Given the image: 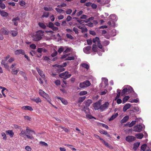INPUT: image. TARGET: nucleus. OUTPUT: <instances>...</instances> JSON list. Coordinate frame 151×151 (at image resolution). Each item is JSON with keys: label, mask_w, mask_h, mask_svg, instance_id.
<instances>
[{"label": "nucleus", "mask_w": 151, "mask_h": 151, "mask_svg": "<svg viewBox=\"0 0 151 151\" xmlns=\"http://www.w3.org/2000/svg\"><path fill=\"white\" fill-rule=\"evenodd\" d=\"M44 32L41 30L37 31L35 34L33 35L32 37L34 41H38L41 40L42 38V36L44 35Z\"/></svg>", "instance_id": "1"}, {"label": "nucleus", "mask_w": 151, "mask_h": 151, "mask_svg": "<svg viewBox=\"0 0 151 151\" xmlns=\"http://www.w3.org/2000/svg\"><path fill=\"white\" fill-rule=\"evenodd\" d=\"M26 131H27V134H26V136L27 138L31 140H33L34 139V137L33 136V135L35 134V132L29 129V127H27L26 128Z\"/></svg>", "instance_id": "2"}, {"label": "nucleus", "mask_w": 151, "mask_h": 151, "mask_svg": "<svg viewBox=\"0 0 151 151\" xmlns=\"http://www.w3.org/2000/svg\"><path fill=\"white\" fill-rule=\"evenodd\" d=\"M69 72L66 71L65 72L61 73L59 75V76L61 78H63L64 80H65L68 78H69L70 77L71 75L70 74H68Z\"/></svg>", "instance_id": "3"}, {"label": "nucleus", "mask_w": 151, "mask_h": 151, "mask_svg": "<svg viewBox=\"0 0 151 151\" xmlns=\"http://www.w3.org/2000/svg\"><path fill=\"white\" fill-rule=\"evenodd\" d=\"M91 83L88 80H86L83 82L80 83L79 87L81 88L87 87L90 86Z\"/></svg>", "instance_id": "4"}, {"label": "nucleus", "mask_w": 151, "mask_h": 151, "mask_svg": "<svg viewBox=\"0 0 151 151\" xmlns=\"http://www.w3.org/2000/svg\"><path fill=\"white\" fill-rule=\"evenodd\" d=\"M109 105L108 102H105L103 105H101L100 111L102 112L107 109Z\"/></svg>", "instance_id": "5"}, {"label": "nucleus", "mask_w": 151, "mask_h": 151, "mask_svg": "<svg viewBox=\"0 0 151 151\" xmlns=\"http://www.w3.org/2000/svg\"><path fill=\"white\" fill-rule=\"evenodd\" d=\"M142 127L140 124H137L133 128V131L135 132H140L142 130Z\"/></svg>", "instance_id": "6"}, {"label": "nucleus", "mask_w": 151, "mask_h": 151, "mask_svg": "<svg viewBox=\"0 0 151 151\" xmlns=\"http://www.w3.org/2000/svg\"><path fill=\"white\" fill-rule=\"evenodd\" d=\"M136 138L132 136L129 135L126 137V140L129 142H132L133 141L135 140Z\"/></svg>", "instance_id": "7"}, {"label": "nucleus", "mask_w": 151, "mask_h": 151, "mask_svg": "<svg viewBox=\"0 0 151 151\" xmlns=\"http://www.w3.org/2000/svg\"><path fill=\"white\" fill-rule=\"evenodd\" d=\"M39 94L41 96L47 99L49 98V96L48 94H47L42 90H39Z\"/></svg>", "instance_id": "8"}, {"label": "nucleus", "mask_w": 151, "mask_h": 151, "mask_svg": "<svg viewBox=\"0 0 151 151\" xmlns=\"http://www.w3.org/2000/svg\"><path fill=\"white\" fill-rule=\"evenodd\" d=\"M92 103V101L91 99H88L84 102V104L85 105V106H85V107H86V110L88 111V107L90 106Z\"/></svg>", "instance_id": "9"}, {"label": "nucleus", "mask_w": 151, "mask_h": 151, "mask_svg": "<svg viewBox=\"0 0 151 151\" xmlns=\"http://www.w3.org/2000/svg\"><path fill=\"white\" fill-rule=\"evenodd\" d=\"M101 105V103L99 102H97L94 103L93 105V106L95 110H100Z\"/></svg>", "instance_id": "10"}, {"label": "nucleus", "mask_w": 151, "mask_h": 151, "mask_svg": "<svg viewBox=\"0 0 151 151\" xmlns=\"http://www.w3.org/2000/svg\"><path fill=\"white\" fill-rule=\"evenodd\" d=\"M91 48V47L90 46H86L83 48V52L86 54H89L90 53V50Z\"/></svg>", "instance_id": "11"}, {"label": "nucleus", "mask_w": 151, "mask_h": 151, "mask_svg": "<svg viewBox=\"0 0 151 151\" xmlns=\"http://www.w3.org/2000/svg\"><path fill=\"white\" fill-rule=\"evenodd\" d=\"M15 54L16 55H19L21 54L22 55H24L25 52L22 49L17 50L14 52Z\"/></svg>", "instance_id": "12"}, {"label": "nucleus", "mask_w": 151, "mask_h": 151, "mask_svg": "<svg viewBox=\"0 0 151 151\" xmlns=\"http://www.w3.org/2000/svg\"><path fill=\"white\" fill-rule=\"evenodd\" d=\"M36 69L38 72L39 74L41 77L42 78H45V75L43 74V72L39 68H36Z\"/></svg>", "instance_id": "13"}, {"label": "nucleus", "mask_w": 151, "mask_h": 151, "mask_svg": "<svg viewBox=\"0 0 151 151\" xmlns=\"http://www.w3.org/2000/svg\"><path fill=\"white\" fill-rule=\"evenodd\" d=\"M22 110H29L30 111H32L33 110V109L32 107L29 106H24L22 107Z\"/></svg>", "instance_id": "14"}, {"label": "nucleus", "mask_w": 151, "mask_h": 151, "mask_svg": "<svg viewBox=\"0 0 151 151\" xmlns=\"http://www.w3.org/2000/svg\"><path fill=\"white\" fill-rule=\"evenodd\" d=\"M0 14L3 17H7L9 16V14L3 10H0Z\"/></svg>", "instance_id": "15"}, {"label": "nucleus", "mask_w": 151, "mask_h": 151, "mask_svg": "<svg viewBox=\"0 0 151 151\" xmlns=\"http://www.w3.org/2000/svg\"><path fill=\"white\" fill-rule=\"evenodd\" d=\"M136 121L135 120L132 121L131 123H129V122H128L126 124L125 126H128L129 127H131L133 126L136 123Z\"/></svg>", "instance_id": "16"}, {"label": "nucleus", "mask_w": 151, "mask_h": 151, "mask_svg": "<svg viewBox=\"0 0 151 151\" xmlns=\"http://www.w3.org/2000/svg\"><path fill=\"white\" fill-rule=\"evenodd\" d=\"M31 100L35 102L37 104L39 102H41V99L39 97H35L34 98H32L31 99Z\"/></svg>", "instance_id": "17"}, {"label": "nucleus", "mask_w": 151, "mask_h": 151, "mask_svg": "<svg viewBox=\"0 0 151 151\" xmlns=\"http://www.w3.org/2000/svg\"><path fill=\"white\" fill-rule=\"evenodd\" d=\"M129 116H126L123 117L121 121V123L122 124L126 122L129 119Z\"/></svg>", "instance_id": "18"}, {"label": "nucleus", "mask_w": 151, "mask_h": 151, "mask_svg": "<svg viewBox=\"0 0 151 151\" xmlns=\"http://www.w3.org/2000/svg\"><path fill=\"white\" fill-rule=\"evenodd\" d=\"M131 106V105L129 104H126L123 107V111L125 112L127 109L130 108Z\"/></svg>", "instance_id": "19"}, {"label": "nucleus", "mask_w": 151, "mask_h": 151, "mask_svg": "<svg viewBox=\"0 0 151 151\" xmlns=\"http://www.w3.org/2000/svg\"><path fill=\"white\" fill-rule=\"evenodd\" d=\"M140 143L139 142H137L134 143L133 145V149L134 150L136 151L138 147L139 146Z\"/></svg>", "instance_id": "20"}, {"label": "nucleus", "mask_w": 151, "mask_h": 151, "mask_svg": "<svg viewBox=\"0 0 151 151\" xmlns=\"http://www.w3.org/2000/svg\"><path fill=\"white\" fill-rule=\"evenodd\" d=\"M57 98L60 100L65 105H67L68 104V101L65 99L61 98L60 97H57Z\"/></svg>", "instance_id": "21"}, {"label": "nucleus", "mask_w": 151, "mask_h": 151, "mask_svg": "<svg viewBox=\"0 0 151 151\" xmlns=\"http://www.w3.org/2000/svg\"><path fill=\"white\" fill-rule=\"evenodd\" d=\"M6 134H9L11 137H12L14 135V133L12 130H7L6 131Z\"/></svg>", "instance_id": "22"}, {"label": "nucleus", "mask_w": 151, "mask_h": 151, "mask_svg": "<svg viewBox=\"0 0 151 151\" xmlns=\"http://www.w3.org/2000/svg\"><path fill=\"white\" fill-rule=\"evenodd\" d=\"M127 88V92L128 94L130 93H132V92H134V91L133 90V89L132 87H131L130 86L129 87H128Z\"/></svg>", "instance_id": "23"}, {"label": "nucleus", "mask_w": 151, "mask_h": 151, "mask_svg": "<svg viewBox=\"0 0 151 151\" xmlns=\"http://www.w3.org/2000/svg\"><path fill=\"white\" fill-rule=\"evenodd\" d=\"M137 138L141 139L143 137L144 135L142 133H139L135 135Z\"/></svg>", "instance_id": "24"}, {"label": "nucleus", "mask_w": 151, "mask_h": 151, "mask_svg": "<svg viewBox=\"0 0 151 151\" xmlns=\"http://www.w3.org/2000/svg\"><path fill=\"white\" fill-rule=\"evenodd\" d=\"M81 65L83 68L88 70L89 68V66L88 64L86 63H82Z\"/></svg>", "instance_id": "25"}, {"label": "nucleus", "mask_w": 151, "mask_h": 151, "mask_svg": "<svg viewBox=\"0 0 151 151\" xmlns=\"http://www.w3.org/2000/svg\"><path fill=\"white\" fill-rule=\"evenodd\" d=\"M92 50L94 52H97V48L96 44H94L93 45Z\"/></svg>", "instance_id": "26"}, {"label": "nucleus", "mask_w": 151, "mask_h": 151, "mask_svg": "<svg viewBox=\"0 0 151 151\" xmlns=\"http://www.w3.org/2000/svg\"><path fill=\"white\" fill-rule=\"evenodd\" d=\"M127 90V88H124L122 90L121 92V95L122 96L124 95L125 94H128Z\"/></svg>", "instance_id": "27"}, {"label": "nucleus", "mask_w": 151, "mask_h": 151, "mask_svg": "<svg viewBox=\"0 0 151 151\" xmlns=\"http://www.w3.org/2000/svg\"><path fill=\"white\" fill-rule=\"evenodd\" d=\"M117 95L115 98V100H116L118 98L120 97V94H121V90L119 89H118L117 90Z\"/></svg>", "instance_id": "28"}, {"label": "nucleus", "mask_w": 151, "mask_h": 151, "mask_svg": "<svg viewBox=\"0 0 151 151\" xmlns=\"http://www.w3.org/2000/svg\"><path fill=\"white\" fill-rule=\"evenodd\" d=\"M129 98V96H125L123 99V104H124L126 102Z\"/></svg>", "instance_id": "29"}, {"label": "nucleus", "mask_w": 151, "mask_h": 151, "mask_svg": "<svg viewBox=\"0 0 151 151\" xmlns=\"http://www.w3.org/2000/svg\"><path fill=\"white\" fill-rule=\"evenodd\" d=\"M38 24L40 27L43 29H45L46 28V25L43 23L39 22Z\"/></svg>", "instance_id": "30"}, {"label": "nucleus", "mask_w": 151, "mask_h": 151, "mask_svg": "<svg viewBox=\"0 0 151 151\" xmlns=\"http://www.w3.org/2000/svg\"><path fill=\"white\" fill-rule=\"evenodd\" d=\"M0 8L2 9H4L6 8L5 5L2 3L1 0H0Z\"/></svg>", "instance_id": "31"}, {"label": "nucleus", "mask_w": 151, "mask_h": 151, "mask_svg": "<svg viewBox=\"0 0 151 151\" xmlns=\"http://www.w3.org/2000/svg\"><path fill=\"white\" fill-rule=\"evenodd\" d=\"M44 9L45 11H52L53 10L52 7H44L43 8Z\"/></svg>", "instance_id": "32"}, {"label": "nucleus", "mask_w": 151, "mask_h": 151, "mask_svg": "<svg viewBox=\"0 0 151 151\" xmlns=\"http://www.w3.org/2000/svg\"><path fill=\"white\" fill-rule=\"evenodd\" d=\"M49 13L48 12H44L43 15L42 16V17H45L47 18L49 17Z\"/></svg>", "instance_id": "33"}, {"label": "nucleus", "mask_w": 151, "mask_h": 151, "mask_svg": "<svg viewBox=\"0 0 151 151\" xmlns=\"http://www.w3.org/2000/svg\"><path fill=\"white\" fill-rule=\"evenodd\" d=\"M147 145L146 144H144L142 145L141 146V149L142 151H145Z\"/></svg>", "instance_id": "34"}, {"label": "nucleus", "mask_w": 151, "mask_h": 151, "mask_svg": "<svg viewBox=\"0 0 151 151\" xmlns=\"http://www.w3.org/2000/svg\"><path fill=\"white\" fill-rule=\"evenodd\" d=\"M1 64L4 65V67L5 68L7 69L9 68V66L8 64L7 63H6L3 60H2L1 61Z\"/></svg>", "instance_id": "35"}, {"label": "nucleus", "mask_w": 151, "mask_h": 151, "mask_svg": "<svg viewBox=\"0 0 151 151\" xmlns=\"http://www.w3.org/2000/svg\"><path fill=\"white\" fill-rule=\"evenodd\" d=\"M11 34L12 36L15 37L17 35L18 32L15 30H12L11 31Z\"/></svg>", "instance_id": "36"}, {"label": "nucleus", "mask_w": 151, "mask_h": 151, "mask_svg": "<svg viewBox=\"0 0 151 151\" xmlns=\"http://www.w3.org/2000/svg\"><path fill=\"white\" fill-rule=\"evenodd\" d=\"M100 41V39L99 37H96L95 38L93 39L92 42L93 43H95L96 42H99Z\"/></svg>", "instance_id": "37"}, {"label": "nucleus", "mask_w": 151, "mask_h": 151, "mask_svg": "<svg viewBox=\"0 0 151 151\" xmlns=\"http://www.w3.org/2000/svg\"><path fill=\"white\" fill-rule=\"evenodd\" d=\"M75 60V57L74 56H69L66 58L65 60Z\"/></svg>", "instance_id": "38"}, {"label": "nucleus", "mask_w": 151, "mask_h": 151, "mask_svg": "<svg viewBox=\"0 0 151 151\" xmlns=\"http://www.w3.org/2000/svg\"><path fill=\"white\" fill-rule=\"evenodd\" d=\"M67 6V4L66 3H62L60 5H58L57 6L58 7H66Z\"/></svg>", "instance_id": "39"}, {"label": "nucleus", "mask_w": 151, "mask_h": 151, "mask_svg": "<svg viewBox=\"0 0 151 151\" xmlns=\"http://www.w3.org/2000/svg\"><path fill=\"white\" fill-rule=\"evenodd\" d=\"M55 9L59 13H61L63 12H64L63 10L57 8H55Z\"/></svg>", "instance_id": "40"}, {"label": "nucleus", "mask_w": 151, "mask_h": 151, "mask_svg": "<svg viewBox=\"0 0 151 151\" xmlns=\"http://www.w3.org/2000/svg\"><path fill=\"white\" fill-rule=\"evenodd\" d=\"M86 96H84L80 97L79 98L78 101L79 102H83L86 98Z\"/></svg>", "instance_id": "41"}, {"label": "nucleus", "mask_w": 151, "mask_h": 151, "mask_svg": "<svg viewBox=\"0 0 151 151\" xmlns=\"http://www.w3.org/2000/svg\"><path fill=\"white\" fill-rule=\"evenodd\" d=\"M58 68L57 70L58 72H62L65 70V69L63 67H57Z\"/></svg>", "instance_id": "42"}, {"label": "nucleus", "mask_w": 151, "mask_h": 151, "mask_svg": "<svg viewBox=\"0 0 151 151\" xmlns=\"http://www.w3.org/2000/svg\"><path fill=\"white\" fill-rule=\"evenodd\" d=\"M87 92L86 91H83L80 92L79 93V94L80 96H83L87 94Z\"/></svg>", "instance_id": "43"}, {"label": "nucleus", "mask_w": 151, "mask_h": 151, "mask_svg": "<svg viewBox=\"0 0 151 151\" xmlns=\"http://www.w3.org/2000/svg\"><path fill=\"white\" fill-rule=\"evenodd\" d=\"M47 26L49 27L52 29L53 26H54V24L51 22H50L48 25H47Z\"/></svg>", "instance_id": "44"}, {"label": "nucleus", "mask_w": 151, "mask_h": 151, "mask_svg": "<svg viewBox=\"0 0 151 151\" xmlns=\"http://www.w3.org/2000/svg\"><path fill=\"white\" fill-rule=\"evenodd\" d=\"M19 71V70H15L14 68L12 69V73L13 74L16 75Z\"/></svg>", "instance_id": "45"}, {"label": "nucleus", "mask_w": 151, "mask_h": 151, "mask_svg": "<svg viewBox=\"0 0 151 151\" xmlns=\"http://www.w3.org/2000/svg\"><path fill=\"white\" fill-rule=\"evenodd\" d=\"M67 64L66 62H65L63 64L61 65H56L57 67H64L66 66Z\"/></svg>", "instance_id": "46"}, {"label": "nucleus", "mask_w": 151, "mask_h": 151, "mask_svg": "<svg viewBox=\"0 0 151 151\" xmlns=\"http://www.w3.org/2000/svg\"><path fill=\"white\" fill-rule=\"evenodd\" d=\"M26 134H27V131H26L25 132L24 131L22 130L21 133L19 134L20 136L24 137L23 135L26 136Z\"/></svg>", "instance_id": "47"}, {"label": "nucleus", "mask_w": 151, "mask_h": 151, "mask_svg": "<svg viewBox=\"0 0 151 151\" xmlns=\"http://www.w3.org/2000/svg\"><path fill=\"white\" fill-rule=\"evenodd\" d=\"M1 136L3 137V139L4 140H6L7 139V137L6 134L4 132L1 133Z\"/></svg>", "instance_id": "48"}, {"label": "nucleus", "mask_w": 151, "mask_h": 151, "mask_svg": "<svg viewBox=\"0 0 151 151\" xmlns=\"http://www.w3.org/2000/svg\"><path fill=\"white\" fill-rule=\"evenodd\" d=\"M72 10L71 9H69L66 10L65 12L67 14H70L72 13Z\"/></svg>", "instance_id": "49"}, {"label": "nucleus", "mask_w": 151, "mask_h": 151, "mask_svg": "<svg viewBox=\"0 0 151 151\" xmlns=\"http://www.w3.org/2000/svg\"><path fill=\"white\" fill-rule=\"evenodd\" d=\"M66 37L67 38L71 40H73V37L71 35L69 34H66Z\"/></svg>", "instance_id": "50"}, {"label": "nucleus", "mask_w": 151, "mask_h": 151, "mask_svg": "<svg viewBox=\"0 0 151 151\" xmlns=\"http://www.w3.org/2000/svg\"><path fill=\"white\" fill-rule=\"evenodd\" d=\"M71 48H67L66 49L63 51L64 53H66L68 52H69L71 51Z\"/></svg>", "instance_id": "51"}, {"label": "nucleus", "mask_w": 151, "mask_h": 151, "mask_svg": "<svg viewBox=\"0 0 151 151\" xmlns=\"http://www.w3.org/2000/svg\"><path fill=\"white\" fill-rule=\"evenodd\" d=\"M57 54L58 53L57 51L55 50L54 52L51 54V56L52 57H54L57 55Z\"/></svg>", "instance_id": "52"}, {"label": "nucleus", "mask_w": 151, "mask_h": 151, "mask_svg": "<svg viewBox=\"0 0 151 151\" xmlns=\"http://www.w3.org/2000/svg\"><path fill=\"white\" fill-rule=\"evenodd\" d=\"M101 142L103 143L106 147H109V144L105 141L103 139V140L101 141Z\"/></svg>", "instance_id": "53"}, {"label": "nucleus", "mask_w": 151, "mask_h": 151, "mask_svg": "<svg viewBox=\"0 0 151 151\" xmlns=\"http://www.w3.org/2000/svg\"><path fill=\"white\" fill-rule=\"evenodd\" d=\"M40 144H41L42 145H43V146H48L47 144L44 142L40 141Z\"/></svg>", "instance_id": "54"}, {"label": "nucleus", "mask_w": 151, "mask_h": 151, "mask_svg": "<svg viewBox=\"0 0 151 151\" xmlns=\"http://www.w3.org/2000/svg\"><path fill=\"white\" fill-rule=\"evenodd\" d=\"M30 48L33 49H35L36 48V46L34 44H32L30 46Z\"/></svg>", "instance_id": "55"}, {"label": "nucleus", "mask_w": 151, "mask_h": 151, "mask_svg": "<svg viewBox=\"0 0 151 151\" xmlns=\"http://www.w3.org/2000/svg\"><path fill=\"white\" fill-rule=\"evenodd\" d=\"M103 79L104 81V84H105V86H107L108 85V80L107 79L105 78H103Z\"/></svg>", "instance_id": "56"}, {"label": "nucleus", "mask_w": 151, "mask_h": 151, "mask_svg": "<svg viewBox=\"0 0 151 151\" xmlns=\"http://www.w3.org/2000/svg\"><path fill=\"white\" fill-rule=\"evenodd\" d=\"M64 48L63 47H60L58 50V52L59 53H61L64 51Z\"/></svg>", "instance_id": "57"}, {"label": "nucleus", "mask_w": 151, "mask_h": 151, "mask_svg": "<svg viewBox=\"0 0 151 151\" xmlns=\"http://www.w3.org/2000/svg\"><path fill=\"white\" fill-rule=\"evenodd\" d=\"M94 136L96 139H99L101 141L103 140V139L99 136L98 135L94 134Z\"/></svg>", "instance_id": "58"}, {"label": "nucleus", "mask_w": 151, "mask_h": 151, "mask_svg": "<svg viewBox=\"0 0 151 151\" xmlns=\"http://www.w3.org/2000/svg\"><path fill=\"white\" fill-rule=\"evenodd\" d=\"M89 33L90 35H92L93 36H95L96 34L95 32L94 31H90Z\"/></svg>", "instance_id": "59"}, {"label": "nucleus", "mask_w": 151, "mask_h": 151, "mask_svg": "<svg viewBox=\"0 0 151 151\" xmlns=\"http://www.w3.org/2000/svg\"><path fill=\"white\" fill-rule=\"evenodd\" d=\"M100 41H99L97 43V46L100 49H101L103 47L101 44L100 43Z\"/></svg>", "instance_id": "60"}, {"label": "nucleus", "mask_w": 151, "mask_h": 151, "mask_svg": "<svg viewBox=\"0 0 151 151\" xmlns=\"http://www.w3.org/2000/svg\"><path fill=\"white\" fill-rule=\"evenodd\" d=\"M86 25L90 27H92L93 26V23L92 22H90L87 24H86Z\"/></svg>", "instance_id": "61"}, {"label": "nucleus", "mask_w": 151, "mask_h": 151, "mask_svg": "<svg viewBox=\"0 0 151 151\" xmlns=\"http://www.w3.org/2000/svg\"><path fill=\"white\" fill-rule=\"evenodd\" d=\"M86 116L89 119H92L93 118L95 119L94 117L90 114H87L86 115Z\"/></svg>", "instance_id": "62"}, {"label": "nucleus", "mask_w": 151, "mask_h": 151, "mask_svg": "<svg viewBox=\"0 0 151 151\" xmlns=\"http://www.w3.org/2000/svg\"><path fill=\"white\" fill-rule=\"evenodd\" d=\"M73 31H74L75 32V33L76 34H78V33H79V32H78V29H77L75 27H74L73 28Z\"/></svg>", "instance_id": "63"}, {"label": "nucleus", "mask_w": 151, "mask_h": 151, "mask_svg": "<svg viewBox=\"0 0 151 151\" xmlns=\"http://www.w3.org/2000/svg\"><path fill=\"white\" fill-rule=\"evenodd\" d=\"M55 83L57 86H59L60 84V81L58 80H57L55 81Z\"/></svg>", "instance_id": "64"}]
</instances>
